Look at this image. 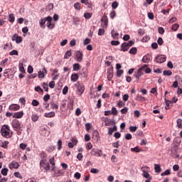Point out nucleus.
Instances as JSON below:
<instances>
[{"label": "nucleus", "instance_id": "1", "mask_svg": "<svg viewBox=\"0 0 182 182\" xmlns=\"http://www.w3.org/2000/svg\"><path fill=\"white\" fill-rule=\"evenodd\" d=\"M1 134L3 137H5L6 139H11V137H12V134H14V132L11 131L9 126L4 125L1 127Z\"/></svg>", "mask_w": 182, "mask_h": 182}, {"label": "nucleus", "instance_id": "2", "mask_svg": "<svg viewBox=\"0 0 182 182\" xmlns=\"http://www.w3.org/2000/svg\"><path fill=\"white\" fill-rule=\"evenodd\" d=\"M141 170L142 171V176L144 177V178H146V180H149V181H151L153 177H151L150 173H149L150 168L149 166H144L141 168Z\"/></svg>", "mask_w": 182, "mask_h": 182}, {"label": "nucleus", "instance_id": "3", "mask_svg": "<svg viewBox=\"0 0 182 182\" xmlns=\"http://www.w3.org/2000/svg\"><path fill=\"white\" fill-rule=\"evenodd\" d=\"M75 86L77 87V90L79 96H82L85 92V85H83L82 83H80V82L78 81L75 84Z\"/></svg>", "mask_w": 182, "mask_h": 182}, {"label": "nucleus", "instance_id": "4", "mask_svg": "<svg viewBox=\"0 0 182 182\" xmlns=\"http://www.w3.org/2000/svg\"><path fill=\"white\" fill-rule=\"evenodd\" d=\"M40 166L43 167V168H44L46 171H49V170H50V165L49 164V163H48L47 160H41Z\"/></svg>", "mask_w": 182, "mask_h": 182}, {"label": "nucleus", "instance_id": "5", "mask_svg": "<svg viewBox=\"0 0 182 182\" xmlns=\"http://www.w3.org/2000/svg\"><path fill=\"white\" fill-rule=\"evenodd\" d=\"M166 60L167 56L166 55H159L155 58L154 62H156V63H164Z\"/></svg>", "mask_w": 182, "mask_h": 182}, {"label": "nucleus", "instance_id": "6", "mask_svg": "<svg viewBox=\"0 0 182 182\" xmlns=\"http://www.w3.org/2000/svg\"><path fill=\"white\" fill-rule=\"evenodd\" d=\"M11 126L15 130V132H18V130H21V122L18 121V119H14L11 122Z\"/></svg>", "mask_w": 182, "mask_h": 182}, {"label": "nucleus", "instance_id": "7", "mask_svg": "<svg viewBox=\"0 0 182 182\" xmlns=\"http://www.w3.org/2000/svg\"><path fill=\"white\" fill-rule=\"evenodd\" d=\"M91 156H95L96 157H102L103 154H102V150L93 148L90 152Z\"/></svg>", "mask_w": 182, "mask_h": 182}, {"label": "nucleus", "instance_id": "8", "mask_svg": "<svg viewBox=\"0 0 182 182\" xmlns=\"http://www.w3.org/2000/svg\"><path fill=\"white\" fill-rule=\"evenodd\" d=\"M145 68H147V65H144L138 70L137 73L134 75L136 79L139 80L140 79V76H143V70H144Z\"/></svg>", "mask_w": 182, "mask_h": 182}, {"label": "nucleus", "instance_id": "9", "mask_svg": "<svg viewBox=\"0 0 182 182\" xmlns=\"http://www.w3.org/2000/svg\"><path fill=\"white\" fill-rule=\"evenodd\" d=\"M75 60L77 62H82L83 60V53L80 51L75 52Z\"/></svg>", "mask_w": 182, "mask_h": 182}, {"label": "nucleus", "instance_id": "10", "mask_svg": "<svg viewBox=\"0 0 182 182\" xmlns=\"http://www.w3.org/2000/svg\"><path fill=\"white\" fill-rule=\"evenodd\" d=\"M47 27L48 29H53L55 28V24L52 23V18L50 16L46 17Z\"/></svg>", "mask_w": 182, "mask_h": 182}, {"label": "nucleus", "instance_id": "11", "mask_svg": "<svg viewBox=\"0 0 182 182\" xmlns=\"http://www.w3.org/2000/svg\"><path fill=\"white\" fill-rule=\"evenodd\" d=\"M107 76L108 80H111L113 78V67L109 68L107 69Z\"/></svg>", "mask_w": 182, "mask_h": 182}, {"label": "nucleus", "instance_id": "12", "mask_svg": "<svg viewBox=\"0 0 182 182\" xmlns=\"http://www.w3.org/2000/svg\"><path fill=\"white\" fill-rule=\"evenodd\" d=\"M48 75V70L46 68H43V71H38V77L43 79Z\"/></svg>", "mask_w": 182, "mask_h": 182}, {"label": "nucleus", "instance_id": "13", "mask_svg": "<svg viewBox=\"0 0 182 182\" xmlns=\"http://www.w3.org/2000/svg\"><path fill=\"white\" fill-rule=\"evenodd\" d=\"M9 109L12 112H16L17 110H19V109H21V106L17 104H12L9 106Z\"/></svg>", "mask_w": 182, "mask_h": 182}, {"label": "nucleus", "instance_id": "14", "mask_svg": "<svg viewBox=\"0 0 182 182\" xmlns=\"http://www.w3.org/2000/svg\"><path fill=\"white\" fill-rule=\"evenodd\" d=\"M13 117L14 119H22L23 117V111L15 112Z\"/></svg>", "mask_w": 182, "mask_h": 182}, {"label": "nucleus", "instance_id": "15", "mask_svg": "<svg viewBox=\"0 0 182 182\" xmlns=\"http://www.w3.org/2000/svg\"><path fill=\"white\" fill-rule=\"evenodd\" d=\"M129 49H130V47L127 45V43H123L121 45L120 50L122 52H127V50H129Z\"/></svg>", "mask_w": 182, "mask_h": 182}, {"label": "nucleus", "instance_id": "16", "mask_svg": "<svg viewBox=\"0 0 182 182\" xmlns=\"http://www.w3.org/2000/svg\"><path fill=\"white\" fill-rule=\"evenodd\" d=\"M49 163L50 164H51V171H55V168H56V166H55V157H51L50 159H49Z\"/></svg>", "mask_w": 182, "mask_h": 182}, {"label": "nucleus", "instance_id": "17", "mask_svg": "<svg viewBox=\"0 0 182 182\" xmlns=\"http://www.w3.org/2000/svg\"><path fill=\"white\" fill-rule=\"evenodd\" d=\"M9 167L10 170H12L13 168H18L19 164L16 161H12L11 163H10Z\"/></svg>", "mask_w": 182, "mask_h": 182}, {"label": "nucleus", "instance_id": "18", "mask_svg": "<svg viewBox=\"0 0 182 182\" xmlns=\"http://www.w3.org/2000/svg\"><path fill=\"white\" fill-rule=\"evenodd\" d=\"M101 22H104L105 28H107V25L109 23V19L107 18V16L104 15L101 19Z\"/></svg>", "mask_w": 182, "mask_h": 182}, {"label": "nucleus", "instance_id": "19", "mask_svg": "<svg viewBox=\"0 0 182 182\" xmlns=\"http://www.w3.org/2000/svg\"><path fill=\"white\" fill-rule=\"evenodd\" d=\"M142 62L144 63H149L150 62V55L146 54L142 58Z\"/></svg>", "mask_w": 182, "mask_h": 182}, {"label": "nucleus", "instance_id": "20", "mask_svg": "<svg viewBox=\"0 0 182 182\" xmlns=\"http://www.w3.org/2000/svg\"><path fill=\"white\" fill-rule=\"evenodd\" d=\"M71 82H77L79 79V75L76 73H73L70 77Z\"/></svg>", "mask_w": 182, "mask_h": 182}, {"label": "nucleus", "instance_id": "21", "mask_svg": "<svg viewBox=\"0 0 182 182\" xmlns=\"http://www.w3.org/2000/svg\"><path fill=\"white\" fill-rule=\"evenodd\" d=\"M154 170L155 173H161V166H160V164H155Z\"/></svg>", "mask_w": 182, "mask_h": 182}, {"label": "nucleus", "instance_id": "22", "mask_svg": "<svg viewBox=\"0 0 182 182\" xmlns=\"http://www.w3.org/2000/svg\"><path fill=\"white\" fill-rule=\"evenodd\" d=\"M165 103H166L165 109L166 110H168V109H170V105H173V102L165 98Z\"/></svg>", "mask_w": 182, "mask_h": 182}, {"label": "nucleus", "instance_id": "23", "mask_svg": "<svg viewBox=\"0 0 182 182\" xmlns=\"http://www.w3.org/2000/svg\"><path fill=\"white\" fill-rule=\"evenodd\" d=\"M111 35L114 39H119V33H117L116 31L112 30Z\"/></svg>", "mask_w": 182, "mask_h": 182}, {"label": "nucleus", "instance_id": "24", "mask_svg": "<svg viewBox=\"0 0 182 182\" xmlns=\"http://www.w3.org/2000/svg\"><path fill=\"white\" fill-rule=\"evenodd\" d=\"M46 18H42L41 20H40V26H41V28H42L43 29H45V23H46Z\"/></svg>", "mask_w": 182, "mask_h": 182}, {"label": "nucleus", "instance_id": "25", "mask_svg": "<svg viewBox=\"0 0 182 182\" xmlns=\"http://www.w3.org/2000/svg\"><path fill=\"white\" fill-rule=\"evenodd\" d=\"M73 69L75 72H77V70H80V64H79V63L73 64Z\"/></svg>", "mask_w": 182, "mask_h": 182}, {"label": "nucleus", "instance_id": "26", "mask_svg": "<svg viewBox=\"0 0 182 182\" xmlns=\"http://www.w3.org/2000/svg\"><path fill=\"white\" fill-rule=\"evenodd\" d=\"M129 53H130V55H136L137 53V48L136 47H132L129 51Z\"/></svg>", "mask_w": 182, "mask_h": 182}, {"label": "nucleus", "instance_id": "27", "mask_svg": "<svg viewBox=\"0 0 182 182\" xmlns=\"http://www.w3.org/2000/svg\"><path fill=\"white\" fill-rule=\"evenodd\" d=\"M9 22H11V23H14L15 22V16L14 14H11L9 15Z\"/></svg>", "mask_w": 182, "mask_h": 182}, {"label": "nucleus", "instance_id": "28", "mask_svg": "<svg viewBox=\"0 0 182 182\" xmlns=\"http://www.w3.org/2000/svg\"><path fill=\"white\" fill-rule=\"evenodd\" d=\"M45 117H55V112H50L44 114Z\"/></svg>", "mask_w": 182, "mask_h": 182}, {"label": "nucleus", "instance_id": "29", "mask_svg": "<svg viewBox=\"0 0 182 182\" xmlns=\"http://www.w3.org/2000/svg\"><path fill=\"white\" fill-rule=\"evenodd\" d=\"M70 56H72V51L70 50H67L64 55V59H69V58H70Z\"/></svg>", "mask_w": 182, "mask_h": 182}, {"label": "nucleus", "instance_id": "30", "mask_svg": "<svg viewBox=\"0 0 182 182\" xmlns=\"http://www.w3.org/2000/svg\"><path fill=\"white\" fill-rule=\"evenodd\" d=\"M136 99L138 102H145L146 101V98H144L143 96H141L140 95H137Z\"/></svg>", "mask_w": 182, "mask_h": 182}, {"label": "nucleus", "instance_id": "31", "mask_svg": "<svg viewBox=\"0 0 182 182\" xmlns=\"http://www.w3.org/2000/svg\"><path fill=\"white\" fill-rule=\"evenodd\" d=\"M176 127L178 129H182V119H178L176 121Z\"/></svg>", "mask_w": 182, "mask_h": 182}, {"label": "nucleus", "instance_id": "32", "mask_svg": "<svg viewBox=\"0 0 182 182\" xmlns=\"http://www.w3.org/2000/svg\"><path fill=\"white\" fill-rule=\"evenodd\" d=\"M40 157L41 158V160H46V158L48 157V154H46V152L42 151L40 154Z\"/></svg>", "mask_w": 182, "mask_h": 182}, {"label": "nucleus", "instance_id": "33", "mask_svg": "<svg viewBox=\"0 0 182 182\" xmlns=\"http://www.w3.org/2000/svg\"><path fill=\"white\" fill-rule=\"evenodd\" d=\"M8 144H9V141H4L1 142V147H2L3 149H8Z\"/></svg>", "mask_w": 182, "mask_h": 182}, {"label": "nucleus", "instance_id": "34", "mask_svg": "<svg viewBox=\"0 0 182 182\" xmlns=\"http://www.w3.org/2000/svg\"><path fill=\"white\" fill-rule=\"evenodd\" d=\"M92 139H96V140H99V132L97 131L93 132Z\"/></svg>", "mask_w": 182, "mask_h": 182}, {"label": "nucleus", "instance_id": "35", "mask_svg": "<svg viewBox=\"0 0 182 182\" xmlns=\"http://www.w3.org/2000/svg\"><path fill=\"white\" fill-rule=\"evenodd\" d=\"M31 119L33 120V122H38V120L39 119V116H38V114H33L31 116Z\"/></svg>", "mask_w": 182, "mask_h": 182}, {"label": "nucleus", "instance_id": "36", "mask_svg": "<svg viewBox=\"0 0 182 182\" xmlns=\"http://www.w3.org/2000/svg\"><path fill=\"white\" fill-rule=\"evenodd\" d=\"M178 28H180V25H178V23L173 24L171 26V29L172 31H174V32H176Z\"/></svg>", "mask_w": 182, "mask_h": 182}, {"label": "nucleus", "instance_id": "37", "mask_svg": "<svg viewBox=\"0 0 182 182\" xmlns=\"http://www.w3.org/2000/svg\"><path fill=\"white\" fill-rule=\"evenodd\" d=\"M163 73L164 76H171V75H173V72H171V70H164Z\"/></svg>", "mask_w": 182, "mask_h": 182}, {"label": "nucleus", "instance_id": "38", "mask_svg": "<svg viewBox=\"0 0 182 182\" xmlns=\"http://www.w3.org/2000/svg\"><path fill=\"white\" fill-rule=\"evenodd\" d=\"M169 174H171L170 169H166L164 172L161 173V176L163 177L164 176H169Z\"/></svg>", "mask_w": 182, "mask_h": 182}, {"label": "nucleus", "instance_id": "39", "mask_svg": "<svg viewBox=\"0 0 182 182\" xmlns=\"http://www.w3.org/2000/svg\"><path fill=\"white\" fill-rule=\"evenodd\" d=\"M119 113V112L117 111V109H116V107H113L112 108V111H111V114H114V116H117V114Z\"/></svg>", "mask_w": 182, "mask_h": 182}, {"label": "nucleus", "instance_id": "40", "mask_svg": "<svg viewBox=\"0 0 182 182\" xmlns=\"http://www.w3.org/2000/svg\"><path fill=\"white\" fill-rule=\"evenodd\" d=\"M50 107L51 109H55V110H58V109H59V105L55 104L54 102H50Z\"/></svg>", "mask_w": 182, "mask_h": 182}, {"label": "nucleus", "instance_id": "41", "mask_svg": "<svg viewBox=\"0 0 182 182\" xmlns=\"http://www.w3.org/2000/svg\"><path fill=\"white\" fill-rule=\"evenodd\" d=\"M93 14L92 13H85L84 14V18H85L86 19H90V18H92Z\"/></svg>", "mask_w": 182, "mask_h": 182}, {"label": "nucleus", "instance_id": "42", "mask_svg": "<svg viewBox=\"0 0 182 182\" xmlns=\"http://www.w3.org/2000/svg\"><path fill=\"white\" fill-rule=\"evenodd\" d=\"M74 8L75 9H76L77 11H80V3L79 2H76L74 4Z\"/></svg>", "mask_w": 182, "mask_h": 182}, {"label": "nucleus", "instance_id": "43", "mask_svg": "<svg viewBox=\"0 0 182 182\" xmlns=\"http://www.w3.org/2000/svg\"><path fill=\"white\" fill-rule=\"evenodd\" d=\"M124 72V71L123 70H117V77H121L122 75H123Z\"/></svg>", "mask_w": 182, "mask_h": 182}, {"label": "nucleus", "instance_id": "44", "mask_svg": "<svg viewBox=\"0 0 182 182\" xmlns=\"http://www.w3.org/2000/svg\"><path fill=\"white\" fill-rule=\"evenodd\" d=\"M43 88L44 89L45 92H49V87L48 86V83L43 82Z\"/></svg>", "mask_w": 182, "mask_h": 182}, {"label": "nucleus", "instance_id": "45", "mask_svg": "<svg viewBox=\"0 0 182 182\" xmlns=\"http://www.w3.org/2000/svg\"><path fill=\"white\" fill-rule=\"evenodd\" d=\"M8 171H9V169L8 168H3L2 170H1V174L3 175V176H8Z\"/></svg>", "mask_w": 182, "mask_h": 182}, {"label": "nucleus", "instance_id": "46", "mask_svg": "<svg viewBox=\"0 0 182 182\" xmlns=\"http://www.w3.org/2000/svg\"><path fill=\"white\" fill-rule=\"evenodd\" d=\"M68 90H69V87L65 86L64 88L63 89V95H68Z\"/></svg>", "mask_w": 182, "mask_h": 182}, {"label": "nucleus", "instance_id": "47", "mask_svg": "<svg viewBox=\"0 0 182 182\" xmlns=\"http://www.w3.org/2000/svg\"><path fill=\"white\" fill-rule=\"evenodd\" d=\"M117 106L119 109H121V107H123V106H124V102L122 100H119L118 102H117Z\"/></svg>", "mask_w": 182, "mask_h": 182}, {"label": "nucleus", "instance_id": "48", "mask_svg": "<svg viewBox=\"0 0 182 182\" xmlns=\"http://www.w3.org/2000/svg\"><path fill=\"white\" fill-rule=\"evenodd\" d=\"M98 35H99V36H103V35H105V29L100 28L98 30Z\"/></svg>", "mask_w": 182, "mask_h": 182}, {"label": "nucleus", "instance_id": "49", "mask_svg": "<svg viewBox=\"0 0 182 182\" xmlns=\"http://www.w3.org/2000/svg\"><path fill=\"white\" fill-rule=\"evenodd\" d=\"M122 114H126L127 112H129V108L128 107H124L120 110Z\"/></svg>", "mask_w": 182, "mask_h": 182}, {"label": "nucleus", "instance_id": "50", "mask_svg": "<svg viewBox=\"0 0 182 182\" xmlns=\"http://www.w3.org/2000/svg\"><path fill=\"white\" fill-rule=\"evenodd\" d=\"M16 43H22V37L17 36L16 38Z\"/></svg>", "mask_w": 182, "mask_h": 182}, {"label": "nucleus", "instance_id": "51", "mask_svg": "<svg viewBox=\"0 0 182 182\" xmlns=\"http://www.w3.org/2000/svg\"><path fill=\"white\" fill-rule=\"evenodd\" d=\"M111 45H112V46H117L118 45H120V42L118 41H111Z\"/></svg>", "mask_w": 182, "mask_h": 182}, {"label": "nucleus", "instance_id": "52", "mask_svg": "<svg viewBox=\"0 0 182 182\" xmlns=\"http://www.w3.org/2000/svg\"><path fill=\"white\" fill-rule=\"evenodd\" d=\"M19 70L21 73H25V68H23V64H19Z\"/></svg>", "mask_w": 182, "mask_h": 182}, {"label": "nucleus", "instance_id": "53", "mask_svg": "<svg viewBox=\"0 0 182 182\" xmlns=\"http://www.w3.org/2000/svg\"><path fill=\"white\" fill-rule=\"evenodd\" d=\"M117 6H119V3H117V1H114L112 4V9H116V8H117Z\"/></svg>", "mask_w": 182, "mask_h": 182}, {"label": "nucleus", "instance_id": "54", "mask_svg": "<svg viewBox=\"0 0 182 182\" xmlns=\"http://www.w3.org/2000/svg\"><path fill=\"white\" fill-rule=\"evenodd\" d=\"M32 106H39V102L36 100H33L31 102Z\"/></svg>", "mask_w": 182, "mask_h": 182}, {"label": "nucleus", "instance_id": "55", "mask_svg": "<svg viewBox=\"0 0 182 182\" xmlns=\"http://www.w3.org/2000/svg\"><path fill=\"white\" fill-rule=\"evenodd\" d=\"M27 72L28 73H33V67H32L31 65H28Z\"/></svg>", "mask_w": 182, "mask_h": 182}, {"label": "nucleus", "instance_id": "56", "mask_svg": "<svg viewBox=\"0 0 182 182\" xmlns=\"http://www.w3.org/2000/svg\"><path fill=\"white\" fill-rule=\"evenodd\" d=\"M10 56H14V55H16V56H18V50H13L12 51H11L9 53Z\"/></svg>", "mask_w": 182, "mask_h": 182}, {"label": "nucleus", "instance_id": "57", "mask_svg": "<svg viewBox=\"0 0 182 182\" xmlns=\"http://www.w3.org/2000/svg\"><path fill=\"white\" fill-rule=\"evenodd\" d=\"M77 159L79 161H82V159H83V154L82 153H79L77 155Z\"/></svg>", "mask_w": 182, "mask_h": 182}, {"label": "nucleus", "instance_id": "58", "mask_svg": "<svg viewBox=\"0 0 182 182\" xmlns=\"http://www.w3.org/2000/svg\"><path fill=\"white\" fill-rule=\"evenodd\" d=\"M75 178H77V180H80L81 174L79 172H77L74 174Z\"/></svg>", "mask_w": 182, "mask_h": 182}, {"label": "nucleus", "instance_id": "59", "mask_svg": "<svg viewBox=\"0 0 182 182\" xmlns=\"http://www.w3.org/2000/svg\"><path fill=\"white\" fill-rule=\"evenodd\" d=\"M35 90L36 92H40L41 93L43 92V90L40 86L36 87Z\"/></svg>", "mask_w": 182, "mask_h": 182}, {"label": "nucleus", "instance_id": "60", "mask_svg": "<svg viewBox=\"0 0 182 182\" xmlns=\"http://www.w3.org/2000/svg\"><path fill=\"white\" fill-rule=\"evenodd\" d=\"M49 99H50V95L49 94H46L44 97H43V100L44 102H48V100H49Z\"/></svg>", "mask_w": 182, "mask_h": 182}, {"label": "nucleus", "instance_id": "61", "mask_svg": "<svg viewBox=\"0 0 182 182\" xmlns=\"http://www.w3.org/2000/svg\"><path fill=\"white\" fill-rule=\"evenodd\" d=\"M128 47L131 48V46H133L134 45V40H131L128 43H127Z\"/></svg>", "mask_w": 182, "mask_h": 182}, {"label": "nucleus", "instance_id": "62", "mask_svg": "<svg viewBox=\"0 0 182 182\" xmlns=\"http://www.w3.org/2000/svg\"><path fill=\"white\" fill-rule=\"evenodd\" d=\"M177 21V18L176 17H172L169 21L168 23H174V22Z\"/></svg>", "mask_w": 182, "mask_h": 182}, {"label": "nucleus", "instance_id": "63", "mask_svg": "<svg viewBox=\"0 0 182 182\" xmlns=\"http://www.w3.org/2000/svg\"><path fill=\"white\" fill-rule=\"evenodd\" d=\"M58 150H60L62 149V141L60 139L58 141Z\"/></svg>", "mask_w": 182, "mask_h": 182}, {"label": "nucleus", "instance_id": "64", "mask_svg": "<svg viewBox=\"0 0 182 182\" xmlns=\"http://www.w3.org/2000/svg\"><path fill=\"white\" fill-rule=\"evenodd\" d=\"M125 139H126V140H132V136L131 134H127L125 135Z\"/></svg>", "mask_w": 182, "mask_h": 182}]
</instances>
